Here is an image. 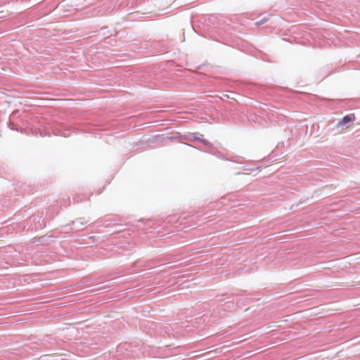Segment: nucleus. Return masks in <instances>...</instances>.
<instances>
[{
    "instance_id": "obj_1",
    "label": "nucleus",
    "mask_w": 360,
    "mask_h": 360,
    "mask_svg": "<svg viewBox=\"0 0 360 360\" xmlns=\"http://www.w3.org/2000/svg\"><path fill=\"white\" fill-rule=\"evenodd\" d=\"M354 120H355L354 114L347 115L345 116L340 122H339L338 126L342 127L349 122L354 121Z\"/></svg>"
},
{
    "instance_id": "obj_2",
    "label": "nucleus",
    "mask_w": 360,
    "mask_h": 360,
    "mask_svg": "<svg viewBox=\"0 0 360 360\" xmlns=\"http://www.w3.org/2000/svg\"><path fill=\"white\" fill-rule=\"evenodd\" d=\"M267 20H268V19H267V18L264 19V20H260V21L257 22H256V25H257V26H259V25H262V24H263V23L266 22H267Z\"/></svg>"
}]
</instances>
